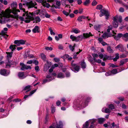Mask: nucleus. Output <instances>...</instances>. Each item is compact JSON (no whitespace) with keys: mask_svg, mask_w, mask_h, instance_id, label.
<instances>
[{"mask_svg":"<svg viewBox=\"0 0 128 128\" xmlns=\"http://www.w3.org/2000/svg\"><path fill=\"white\" fill-rule=\"evenodd\" d=\"M105 119L104 118H99L98 119V123L100 124H102L105 120Z\"/></svg>","mask_w":128,"mask_h":128,"instance_id":"7c9ffc66","label":"nucleus"},{"mask_svg":"<svg viewBox=\"0 0 128 128\" xmlns=\"http://www.w3.org/2000/svg\"><path fill=\"white\" fill-rule=\"evenodd\" d=\"M119 58V54L118 53L116 54L115 57L113 59V60L114 61H116Z\"/></svg>","mask_w":128,"mask_h":128,"instance_id":"58836bf2","label":"nucleus"},{"mask_svg":"<svg viewBox=\"0 0 128 128\" xmlns=\"http://www.w3.org/2000/svg\"><path fill=\"white\" fill-rule=\"evenodd\" d=\"M41 57L42 59L44 61L46 60V56L43 54H41Z\"/></svg>","mask_w":128,"mask_h":128,"instance_id":"de8ad7c7","label":"nucleus"},{"mask_svg":"<svg viewBox=\"0 0 128 128\" xmlns=\"http://www.w3.org/2000/svg\"><path fill=\"white\" fill-rule=\"evenodd\" d=\"M76 44H74V46H72L71 45H70L69 46V47L70 48V50H71L73 52L74 51V48L75 47V46Z\"/></svg>","mask_w":128,"mask_h":128,"instance_id":"e433bc0d","label":"nucleus"},{"mask_svg":"<svg viewBox=\"0 0 128 128\" xmlns=\"http://www.w3.org/2000/svg\"><path fill=\"white\" fill-rule=\"evenodd\" d=\"M122 34L121 33L118 34L117 35H113L114 36V38L116 40H119L120 38L122 37Z\"/></svg>","mask_w":128,"mask_h":128,"instance_id":"aec40b11","label":"nucleus"},{"mask_svg":"<svg viewBox=\"0 0 128 128\" xmlns=\"http://www.w3.org/2000/svg\"><path fill=\"white\" fill-rule=\"evenodd\" d=\"M26 13H28V12H25L23 14V16L24 17V18H23L22 17H21V16H20L19 17V19L21 20L22 21H23L24 20V18H25V20H24V21L25 20H26V18H25V17H26V15L25 16H24V14H26Z\"/></svg>","mask_w":128,"mask_h":128,"instance_id":"79ce46f5","label":"nucleus"},{"mask_svg":"<svg viewBox=\"0 0 128 128\" xmlns=\"http://www.w3.org/2000/svg\"><path fill=\"white\" fill-rule=\"evenodd\" d=\"M20 42V44H24L25 41L22 40H19Z\"/></svg>","mask_w":128,"mask_h":128,"instance_id":"5fc2aeb1","label":"nucleus"},{"mask_svg":"<svg viewBox=\"0 0 128 128\" xmlns=\"http://www.w3.org/2000/svg\"><path fill=\"white\" fill-rule=\"evenodd\" d=\"M112 27L111 25H110L108 26V28L107 30V32H110V30L112 29Z\"/></svg>","mask_w":128,"mask_h":128,"instance_id":"09e8293b","label":"nucleus"},{"mask_svg":"<svg viewBox=\"0 0 128 128\" xmlns=\"http://www.w3.org/2000/svg\"><path fill=\"white\" fill-rule=\"evenodd\" d=\"M11 7L12 9V10H10L11 11V12L10 13V14L11 13L12 14H11L12 15H13L14 14H18L16 12H20V10H17L16 8L18 6L16 2H14L11 4Z\"/></svg>","mask_w":128,"mask_h":128,"instance_id":"39448f33","label":"nucleus"},{"mask_svg":"<svg viewBox=\"0 0 128 128\" xmlns=\"http://www.w3.org/2000/svg\"><path fill=\"white\" fill-rule=\"evenodd\" d=\"M107 50L108 52L109 53H113V51L112 49L110 46H108L107 48Z\"/></svg>","mask_w":128,"mask_h":128,"instance_id":"37998d69","label":"nucleus"},{"mask_svg":"<svg viewBox=\"0 0 128 128\" xmlns=\"http://www.w3.org/2000/svg\"><path fill=\"white\" fill-rule=\"evenodd\" d=\"M111 36V34L110 35L109 34L106 32L104 33L102 36V37L103 38L105 39L106 38L110 37Z\"/></svg>","mask_w":128,"mask_h":128,"instance_id":"4be33fe9","label":"nucleus"},{"mask_svg":"<svg viewBox=\"0 0 128 128\" xmlns=\"http://www.w3.org/2000/svg\"><path fill=\"white\" fill-rule=\"evenodd\" d=\"M115 48L122 52H124V51H125L124 46L121 44L118 45L115 47Z\"/></svg>","mask_w":128,"mask_h":128,"instance_id":"9d476101","label":"nucleus"},{"mask_svg":"<svg viewBox=\"0 0 128 128\" xmlns=\"http://www.w3.org/2000/svg\"><path fill=\"white\" fill-rule=\"evenodd\" d=\"M32 31L34 33L39 32H40L39 27L38 26H35L34 28L32 30Z\"/></svg>","mask_w":128,"mask_h":128,"instance_id":"5701e85b","label":"nucleus"},{"mask_svg":"<svg viewBox=\"0 0 128 128\" xmlns=\"http://www.w3.org/2000/svg\"><path fill=\"white\" fill-rule=\"evenodd\" d=\"M23 4L24 5H26L28 8H33L35 5V4L34 3H33L32 1L29 2H26L25 3Z\"/></svg>","mask_w":128,"mask_h":128,"instance_id":"2eb2a0df","label":"nucleus"},{"mask_svg":"<svg viewBox=\"0 0 128 128\" xmlns=\"http://www.w3.org/2000/svg\"><path fill=\"white\" fill-rule=\"evenodd\" d=\"M110 72L112 75L115 74L118 72L117 70L116 69H114L112 70Z\"/></svg>","mask_w":128,"mask_h":128,"instance_id":"c9c22d12","label":"nucleus"},{"mask_svg":"<svg viewBox=\"0 0 128 128\" xmlns=\"http://www.w3.org/2000/svg\"><path fill=\"white\" fill-rule=\"evenodd\" d=\"M20 65L21 66V70H24L31 69V67L30 66L25 65L23 63H20Z\"/></svg>","mask_w":128,"mask_h":128,"instance_id":"9b49d317","label":"nucleus"},{"mask_svg":"<svg viewBox=\"0 0 128 128\" xmlns=\"http://www.w3.org/2000/svg\"><path fill=\"white\" fill-rule=\"evenodd\" d=\"M13 53V52H6V54H7V57L8 60V62L5 63L6 68H10L12 65L13 64L12 62L9 60V59L12 57V54Z\"/></svg>","mask_w":128,"mask_h":128,"instance_id":"423d86ee","label":"nucleus"},{"mask_svg":"<svg viewBox=\"0 0 128 128\" xmlns=\"http://www.w3.org/2000/svg\"><path fill=\"white\" fill-rule=\"evenodd\" d=\"M90 2V0H86V1L84 3V5L86 6Z\"/></svg>","mask_w":128,"mask_h":128,"instance_id":"8fccbe9b","label":"nucleus"},{"mask_svg":"<svg viewBox=\"0 0 128 128\" xmlns=\"http://www.w3.org/2000/svg\"><path fill=\"white\" fill-rule=\"evenodd\" d=\"M63 124L61 121H60L58 124L57 123L56 125L55 124H53L52 126H50L49 128H62Z\"/></svg>","mask_w":128,"mask_h":128,"instance_id":"1a4fd4ad","label":"nucleus"},{"mask_svg":"<svg viewBox=\"0 0 128 128\" xmlns=\"http://www.w3.org/2000/svg\"><path fill=\"white\" fill-rule=\"evenodd\" d=\"M51 112L52 113H54V112L55 111V107L53 105H52L51 108Z\"/></svg>","mask_w":128,"mask_h":128,"instance_id":"a18cd8bd","label":"nucleus"},{"mask_svg":"<svg viewBox=\"0 0 128 128\" xmlns=\"http://www.w3.org/2000/svg\"><path fill=\"white\" fill-rule=\"evenodd\" d=\"M102 112L106 113H109L111 112V111L109 108H104L102 109Z\"/></svg>","mask_w":128,"mask_h":128,"instance_id":"412c9836","label":"nucleus"},{"mask_svg":"<svg viewBox=\"0 0 128 128\" xmlns=\"http://www.w3.org/2000/svg\"><path fill=\"white\" fill-rule=\"evenodd\" d=\"M74 61L72 60L71 63L72 67L70 68L71 70L75 72H78L80 69V66L76 65V64L74 63Z\"/></svg>","mask_w":128,"mask_h":128,"instance_id":"0eeeda50","label":"nucleus"},{"mask_svg":"<svg viewBox=\"0 0 128 128\" xmlns=\"http://www.w3.org/2000/svg\"><path fill=\"white\" fill-rule=\"evenodd\" d=\"M63 14L66 16H68L69 15V13L65 10H63L62 11Z\"/></svg>","mask_w":128,"mask_h":128,"instance_id":"e2e57ef3","label":"nucleus"},{"mask_svg":"<svg viewBox=\"0 0 128 128\" xmlns=\"http://www.w3.org/2000/svg\"><path fill=\"white\" fill-rule=\"evenodd\" d=\"M30 86L29 85H28L26 86L24 89L23 90H26V92H27L30 90Z\"/></svg>","mask_w":128,"mask_h":128,"instance_id":"473e14b6","label":"nucleus"},{"mask_svg":"<svg viewBox=\"0 0 128 128\" xmlns=\"http://www.w3.org/2000/svg\"><path fill=\"white\" fill-rule=\"evenodd\" d=\"M66 77L68 78L70 77V73L68 72H67L66 74Z\"/></svg>","mask_w":128,"mask_h":128,"instance_id":"338daca9","label":"nucleus"},{"mask_svg":"<svg viewBox=\"0 0 128 128\" xmlns=\"http://www.w3.org/2000/svg\"><path fill=\"white\" fill-rule=\"evenodd\" d=\"M24 16L26 15L25 18L26 20H24V22L28 23L30 22L31 20H33V22L38 23L40 22L41 20L38 16H36L34 18V15L32 13L29 12L26 13L24 14Z\"/></svg>","mask_w":128,"mask_h":128,"instance_id":"7ed1b4c3","label":"nucleus"},{"mask_svg":"<svg viewBox=\"0 0 128 128\" xmlns=\"http://www.w3.org/2000/svg\"><path fill=\"white\" fill-rule=\"evenodd\" d=\"M56 5L53 4H52V6L55 8H60V6L61 5V3L60 1H56Z\"/></svg>","mask_w":128,"mask_h":128,"instance_id":"a211bd4d","label":"nucleus"},{"mask_svg":"<svg viewBox=\"0 0 128 128\" xmlns=\"http://www.w3.org/2000/svg\"><path fill=\"white\" fill-rule=\"evenodd\" d=\"M70 38L72 41H76V36L73 35H71L70 36Z\"/></svg>","mask_w":128,"mask_h":128,"instance_id":"a19ab883","label":"nucleus"},{"mask_svg":"<svg viewBox=\"0 0 128 128\" xmlns=\"http://www.w3.org/2000/svg\"><path fill=\"white\" fill-rule=\"evenodd\" d=\"M128 62V58H125L120 61V65H123L124 64L127 62Z\"/></svg>","mask_w":128,"mask_h":128,"instance_id":"b1692460","label":"nucleus"},{"mask_svg":"<svg viewBox=\"0 0 128 128\" xmlns=\"http://www.w3.org/2000/svg\"><path fill=\"white\" fill-rule=\"evenodd\" d=\"M115 2L116 3H120L122 4V1L120 0H114Z\"/></svg>","mask_w":128,"mask_h":128,"instance_id":"052dcab7","label":"nucleus"},{"mask_svg":"<svg viewBox=\"0 0 128 128\" xmlns=\"http://www.w3.org/2000/svg\"><path fill=\"white\" fill-rule=\"evenodd\" d=\"M11 11L9 8L7 9L5 12H3L1 14H0V17L1 19H0V23L3 24L4 22V20L6 18H12L18 19V15L16 14L12 15L10 13Z\"/></svg>","mask_w":128,"mask_h":128,"instance_id":"f03ea898","label":"nucleus"},{"mask_svg":"<svg viewBox=\"0 0 128 128\" xmlns=\"http://www.w3.org/2000/svg\"><path fill=\"white\" fill-rule=\"evenodd\" d=\"M64 75L62 72H59L58 74L57 77L59 78H63L64 77Z\"/></svg>","mask_w":128,"mask_h":128,"instance_id":"a878e982","label":"nucleus"},{"mask_svg":"<svg viewBox=\"0 0 128 128\" xmlns=\"http://www.w3.org/2000/svg\"><path fill=\"white\" fill-rule=\"evenodd\" d=\"M101 27V25H96L94 26V28L96 30L98 31V32H100L99 30H100Z\"/></svg>","mask_w":128,"mask_h":128,"instance_id":"c756f323","label":"nucleus"},{"mask_svg":"<svg viewBox=\"0 0 128 128\" xmlns=\"http://www.w3.org/2000/svg\"><path fill=\"white\" fill-rule=\"evenodd\" d=\"M97 4V2L95 0H94L92 3V5L93 6H95Z\"/></svg>","mask_w":128,"mask_h":128,"instance_id":"4d7b16f0","label":"nucleus"},{"mask_svg":"<svg viewBox=\"0 0 128 128\" xmlns=\"http://www.w3.org/2000/svg\"><path fill=\"white\" fill-rule=\"evenodd\" d=\"M102 8V5L100 4L98 5L96 7V9L100 10H101Z\"/></svg>","mask_w":128,"mask_h":128,"instance_id":"49530a36","label":"nucleus"},{"mask_svg":"<svg viewBox=\"0 0 128 128\" xmlns=\"http://www.w3.org/2000/svg\"><path fill=\"white\" fill-rule=\"evenodd\" d=\"M14 43L16 44L18 46H19L20 45L19 40H15L14 42Z\"/></svg>","mask_w":128,"mask_h":128,"instance_id":"c03bdc74","label":"nucleus"},{"mask_svg":"<svg viewBox=\"0 0 128 128\" xmlns=\"http://www.w3.org/2000/svg\"><path fill=\"white\" fill-rule=\"evenodd\" d=\"M8 29L6 28H4L3 30H2L1 32L2 35L5 34L6 33V31L8 30Z\"/></svg>","mask_w":128,"mask_h":128,"instance_id":"f704fd0d","label":"nucleus"},{"mask_svg":"<svg viewBox=\"0 0 128 128\" xmlns=\"http://www.w3.org/2000/svg\"><path fill=\"white\" fill-rule=\"evenodd\" d=\"M50 67L49 65L48 64H46L44 66V71H46Z\"/></svg>","mask_w":128,"mask_h":128,"instance_id":"cd10ccee","label":"nucleus"},{"mask_svg":"<svg viewBox=\"0 0 128 128\" xmlns=\"http://www.w3.org/2000/svg\"><path fill=\"white\" fill-rule=\"evenodd\" d=\"M40 11L39 10H37L34 12V14H38L40 12Z\"/></svg>","mask_w":128,"mask_h":128,"instance_id":"0e129e2a","label":"nucleus"},{"mask_svg":"<svg viewBox=\"0 0 128 128\" xmlns=\"http://www.w3.org/2000/svg\"><path fill=\"white\" fill-rule=\"evenodd\" d=\"M49 30L50 31L51 34L53 35H55V33L53 32V30L50 28H49Z\"/></svg>","mask_w":128,"mask_h":128,"instance_id":"603ef678","label":"nucleus"},{"mask_svg":"<svg viewBox=\"0 0 128 128\" xmlns=\"http://www.w3.org/2000/svg\"><path fill=\"white\" fill-rule=\"evenodd\" d=\"M10 73V71L9 70L6 71V70L4 69L0 70V74L3 76H7Z\"/></svg>","mask_w":128,"mask_h":128,"instance_id":"ddd939ff","label":"nucleus"},{"mask_svg":"<svg viewBox=\"0 0 128 128\" xmlns=\"http://www.w3.org/2000/svg\"><path fill=\"white\" fill-rule=\"evenodd\" d=\"M71 32H74L76 34H77L80 32V31L78 29L76 28L73 29L71 31Z\"/></svg>","mask_w":128,"mask_h":128,"instance_id":"bb28decb","label":"nucleus"},{"mask_svg":"<svg viewBox=\"0 0 128 128\" xmlns=\"http://www.w3.org/2000/svg\"><path fill=\"white\" fill-rule=\"evenodd\" d=\"M81 65L82 68L84 69L86 68V64L85 62H82L81 63Z\"/></svg>","mask_w":128,"mask_h":128,"instance_id":"4c0bfd02","label":"nucleus"},{"mask_svg":"<svg viewBox=\"0 0 128 128\" xmlns=\"http://www.w3.org/2000/svg\"><path fill=\"white\" fill-rule=\"evenodd\" d=\"M104 58L108 60H111L112 59L111 57L110 56H109L107 55H105L104 56Z\"/></svg>","mask_w":128,"mask_h":128,"instance_id":"864d4df0","label":"nucleus"},{"mask_svg":"<svg viewBox=\"0 0 128 128\" xmlns=\"http://www.w3.org/2000/svg\"><path fill=\"white\" fill-rule=\"evenodd\" d=\"M128 37V33H126L124 34H123L122 35V38H127Z\"/></svg>","mask_w":128,"mask_h":128,"instance_id":"3c124183","label":"nucleus"},{"mask_svg":"<svg viewBox=\"0 0 128 128\" xmlns=\"http://www.w3.org/2000/svg\"><path fill=\"white\" fill-rule=\"evenodd\" d=\"M54 60L56 62H59L60 60L59 58H54Z\"/></svg>","mask_w":128,"mask_h":128,"instance_id":"680f3d73","label":"nucleus"},{"mask_svg":"<svg viewBox=\"0 0 128 128\" xmlns=\"http://www.w3.org/2000/svg\"><path fill=\"white\" fill-rule=\"evenodd\" d=\"M105 75L106 76H111L112 75L110 71L107 72L105 73Z\"/></svg>","mask_w":128,"mask_h":128,"instance_id":"6e6d98bb","label":"nucleus"},{"mask_svg":"<svg viewBox=\"0 0 128 128\" xmlns=\"http://www.w3.org/2000/svg\"><path fill=\"white\" fill-rule=\"evenodd\" d=\"M18 76L19 78L22 79L25 78L26 76H25L24 74V73L23 72H20L18 73Z\"/></svg>","mask_w":128,"mask_h":128,"instance_id":"6ab92c4d","label":"nucleus"},{"mask_svg":"<svg viewBox=\"0 0 128 128\" xmlns=\"http://www.w3.org/2000/svg\"><path fill=\"white\" fill-rule=\"evenodd\" d=\"M92 55L93 58V59L94 60V62L98 64L102 62L101 60L100 59H96V58H98V54L94 53L92 54Z\"/></svg>","mask_w":128,"mask_h":128,"instance_id":"f8f14e48","label":"nucleus"},{"mask_svg":"<svg viewBox=\"0 0 128 128\" xmlns=\"http://www.w3.org/2000/svg\"><path fill=\"white\" fill-rule=\"evenodd\" d=\"M82 16H79L78 18V20L79 22H81L82 21Z\"/></svg>","mask_w":128,"mask_h":128,"instance_id":"69168bd1","label":"nucleus"},{"mask_svg":"<svg viewBox=\"0 0 128 128\" xmlns=\"http://www.w3.org/2000/svg\"><path fill=\"white\" fill-rule=\"evenodd\" d=\"M16 46L15 45H11L9 47V48L11 49L12 52H13L14 50L16 49Z\"/></svg>","mask_w":128,"mask_h":128,"instance_id":"72a5a7b5","label":"nucleus"},{"mask_svg":"<svg viewBox=\"0 0 128 128\" xmlns=\"http://www.w3.org/2000/svg\"><path fill=\"white\" fill-rule=\"evenodd\" d=\"M88 121H86L85 123L83 125L82 128H89V125L88 123Z\"/></svg>","mask_w":128,"mask_h":128,"instance_id":"2f4dec72","label":"nucleus"},{"mask_svg":"<svg viewBox=\"0 0 128 128\" xmlns=\"http://www.w3.org/2000/svg\"><path fill=\"white\" fill-rule=\"evenodd\" d=\"M36 90H34L32 91H31L30 94H29V95L30 96H31L33 94H34L36 91Z\"/></svg>","mask_w":128,"mask_h":128,"instance_id":"13d9d810","label":"nucleus"},{"mask_svg":"<svg viewBox=\"0 0 128 128\" xmlns=\"http://www.w3.org/2000/svg\"><path fill=\"white\" fill-rule=\"evenodd\" d=\"M87 121H88V123L90 125L89 128H94L95 126L96 125L97 121L96 119H90Z\"/></svg>","mask_w":128,"mask_h":128,"instance_id":"6e6552de","label":"nucleus"},{"mask_svg":"<svg viewBox=\"0 0 128 128\" xmlns=\"http://www.w3.org/2000/svg\"><path fill=\"white\" fill-rule=\"evenodd\" d=\"M46 78L47 79H46L44 80L43 81V83L42 84H44L46 82H49L52 80L54 78V77L52 78V77H51L50 75H47L46 77Z\"/></svg>","mask_w":128,"mask_h":128,"instance_id":"dca6fc26","label":"nucleus"},{"mask_svg":"<svg viewBox=\"0 0 128 128\" xmlns=\"http://www.w3.org/2000/svg\"><path fill=\"white\" fill-rule=\"evenodd\" d=\"M45 49L46 50H52V48L50 47H46L45 48Z\"/></svg>","mask_w":128,"mask_h":128,"instance_id":"bf43d9fd","label":"nucleus"},{"mask_svg":"<svg viewBox=\"0 0 128 128\" xmlns=\"http://www.w3.org/2000/svg\"><path fill=\"white\" fill-rule=\"evenodd\" d=\"M92 36L90 32L89 33H83L82 35H80L76 37V42L81 41L83 39Z\"/></svg>","mask_w":128,"mask_h":128,"instance_id":"20e7f679","label":"nucleus"},{"mask_svg":"<svg viewBox=\"0 0 128 128\" xmlns=\"http://www.w3.org/2000/svg\"><path fill=\"white\" fill-rule=\"evenodd\" d=\"M122 17L120 16H116L114 18V19L116 20L117 22H119L120 23L122 21Z\"/></svg>","mask_w":128,"mask_h":128,"instance_id":"f3484780","label":"nucleus"},{"mask_svg":"<svg viewBox=\"0 0 128 128\" xmlns=\"http://www.w3.org/2000/svg\"><path fill=\"white\" fill-rule=\"evenodd\" d=\"M126 55L125 54H123L122 55H120V58H124L126 57Z\"/></svg>","mask_w":128,"mask_h":128,"instance_id":"774afa93","label":"nucleus"},{"mask_svg":"<svg viewBox=\"0 0 128 128\" xmlns=\"http://www.w3.org/2000/svg\"><path fill=\"white\" fill-rule=\"evenodd\" d=\"M100 12L101 13H102L104 15H105L106 19H107L108 18L109 14L108 11L104 9H102L100 10Z\"/></svg>","mask_w":128,"mask_h":128,"instance_id":"4468645a","label":"nucleus"},{"mask_svg":"<svg viewBox=\"0 0 128 128\" xmlns=\"http://www.w3.org/2000/svg\"><path fill=\"white\" fill-rule=\"evenodd\" d=\"M83 98H78L74 101V102L73 107L76 109L79 110L85 107L87 105V103L90 100V98H88L86 101Z\"/></svg>","mask_w":128,"mask_h":128,"instance_id":"f257e3e1","label":"nucleus"},{"mask_svg":"<svg viewBox=\"0 0 128 128\" xmlns=\"http://www.w3.org/2000/svg\"><path fill=\"white\" fill-rule=\"evenodd\" d=\"M19 8L21 10H22L24 12H25V10L24 9L22 8V4L20 3L19 4Z\"/></svg>","mask_w":128,"mask_h":128,"instance_id":"ea45409f","label":"nucleus"},{"mask_svg":"<svg viewBox=\"0 0 128 128\" xmlns=\"http://www.w3.org/2000/svg\"><path fill=\"white\" fill-rule=\"evenodd\" d=\"M106 106H108V108L110 110H113L115 109V107L114 105L112 104H108V103L107 104Z\"/></svg>","mask_w":128,"mask_h":128,"instance_id":"393cba45","label":"nucleus"},{"mask_svg":"<svg viewBox=\"0 0 128 128\" xmlns=\"http://www.w3.org/2000/svg\"><path fill=\"white\" fill-rule=\"evenodd\" d=\"M118 22L116 20L114 19V22L113 23V26L115 28H117L118 26Z\"/></svg>","mask_w":128,"mask_h":128,"instance_id":"c85d7f7f","label":"nucleus"}]
</instances>
